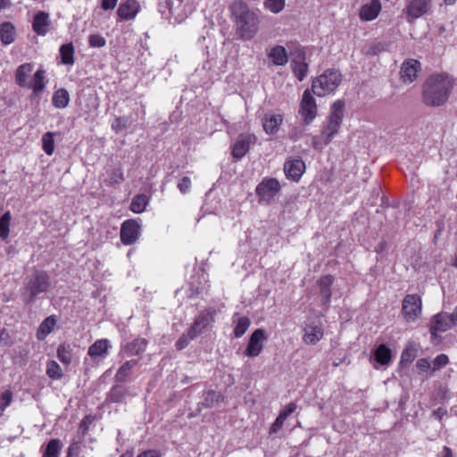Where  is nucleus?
<instances>
[{
    "label": "nucleus",
    "instance_id": "f257e3e1",
    "mask_svg": "<svg viewBox=\"0 0 457 457\" xmlns=\"http://www.w3.org/2000/svg\"><path fill=\"white\" fill-rule=\"evenodd\" d=\"M230 17L236 34L243 40H251L259 29V16L243 0H234L229 5Z\"/></svg>",
    "mask_w": 457,
    "mask_h": 457
},
{
    "label": "nucleus",
    "instance_id": "f03ea898",
    "mask_svg": "<svg viewBox=\"0 0 457 457\" xmlns=\"http://www.w3.org/2000/svg\"><path fill=\"white\" fill-rule=\"evenodd\" d=\"M453 87V80L445 74L429 76L423 84V102L428 106H441L446 103Z\"/></svg>",
    "mask_w": 457,
    "mask_h": 457
},
{
    "label": "nucleus",
    "instance_id": "7ed1b4c3",
    "mask_svg": "<svg viewBox=\"0 0 457 457\" xmlns=\"http://www.w3.org/2000/svg\"><path fill=\"white\" fill-rule=\"evenodd\" d=\"M51 287L49 275L41 270H35L23 282L21 296L26 304H32L37 296L48 291Z\"/></svg>",
    "mask_w": 457,
    "mask_h": 457
},
{
    "label": "nucleus",
    "instance_id": "20e7f679",
    "mask_svg": "<svg viewBox=\"0 0 457 457\" xmlns=\"http://www.w3.org/2000/svg\"><path fill=\"white\" fill-rule=\"evenodd\" d=\"M345 103L337 100L330 108L326 124L321 129V136L325 145H328L338 133L344 117Z\"/></svg>",
    "mask_w": 457,
    "mask_h": 457
},
{
    "label": "nucleus",
    "instance_id": "39448f33",
    "mask_svg": "<svg viewBox=\"0 0 457 457\" xmlns=\"http://www.w3.org/2000/svg\"><path fill=\"white\" fill-rule=\"evenodd\" d=\"M342 81L339 71L328 69L313 79L311 90L317 96H325L334 92Z\"/></svg>",
    "mask_w": 457,
    "mask_h": 457
},
{
    "label": "nucleus",
    "instance_id": "423d86ee",
    "mask_svg": "<svg viewBox=\"0 0 457 457\" xmlns=\"http://www.w3.org/2000/svg\"><path fill=\"white\" fill-rule=\"evenodd\" d=\"M281 186L277 179L264 178L255 188L258 203L261 204H270L279 194Z\"/></svg>",
    "mask_w": 457,
    "mask_h": 457
},
{
    "label": "nucleus",
    "instance_id": "0eeeda50",
    "mask_svg": "<svg viewBox=\"0 0 457 457\" xmlns=\"http://www.w3.org/2000/svg\"><path fill=\"white\" fill-rule=\"evenodd\" d=\"M432 9L431 0H410L403 10L408 22H413L415 20L430 12Z\"/></svg>",
    "mask_w": 457,
    "mask_h": 457
},
{
    "label": "nucleus",
    "instance_id": "6e6552de",
    "mask_svg": "<svg viewBox=\"0 0 457 457\" xmlns=\"http://www.w3.org/2000/svg\"><path fill=\"white\" fill-rule=\"evenodd\" d=\"M421 298L416 295H407L402 304V312L407 321H415L421 313Z\"/></svg>",
    "mask_w": 457,
    "mask_h": 457
},
{
    "label": "nucleus",
    "instance_id": "1a4fd4ad",
    "mask_svg": "<svg viewBox=\"0 0 457 457\" xmlns=\"http://www.w3.org/2000/svg\"><path fill=\"white\" fill-rule=\"evenodd\" d=\"M312 93L310 88L304 90L299 109L306 125L312 123L317 115V104Z\"/></svg>",
    "mask_w": 457,
    "mask_h": 457
},
{
    "label": "nucleus",
    "instance_id": "9d476101",
    "mask_svg": "<svg viewBox=\"0 0 457 457\" xmlns=\"http://www.w3.org/2000/svg\"><path fill=\"white\" fill-rule=\"evenodd\" d=\"M140 226L135 220H125L120 228V240L124 245L134 244L139 236Z\"/></svg>",
    "mask_w": 457,
    "mask_h": 457
},
{
    "label": "nucleus",
    "instance_id": "9b49d317",
    "mask_svg": "<svg viewBox=\"0 0 457 457\" xmlns=\"http://www.w3.org/2000/svg\"><path fill=\"white\" fill-rule=\"evenodd\" d=\"M453 325L450 314L447 312H440L434 315L430 320V332L433 337H436L437 333L445 332Z\"/></svg>",
    "mask_w": 457,
    "mask_h": 457
},
{
    "label": "nucleus",
    "instance_id": "f8f14e48",
    "mask_svg": "<svg viewBox=\"0 0 457 457\" xmlns=\"http://www.w3.org/2000/svg\"><path fill=\"white\" fill-rule=\"evenodd\" d=\"M140 11V4L137 0H122L120 4L117 15L121 21H131Z\"/></svg>",
    "mask_w": 457,
    "mask_h": 457
},
{
    "label": "nucleus",
    "instance_id": "ddd939ff",
    "mask_svg": "<svg viewBox=\"0 0 457 457\" xmlns=\"http://www.w3.org/2000/svg\"><path fill=\"white\" fill-rule=\"evenodd\" d=\"M305 170V163L301 159L287 160L284 164L286 177L293 181H298Z\"/></svg>",
    "mask_w": 457,
    "mask_h": 457
},
{
    "label": "nucleus",
    "instance_id": "4468645a",
    "mask_svg": "<svg viewBox=\"0 0 457 457\" xmlns=\"http://www.w3.org/2000/svg\"><path fill=\"white\" fill-rule=\"evenodd\" d=\"M420 70V62L414 59H409L402 64L401 79L404 83H411L417 78V73Z\"/></svg>",
    "mask_w": 457,
    "mask_h": 457
},
{
    "label": "nucleus",
    "instance_id": "2eb2a0df",
    "mask_svg": "<svg viewBox=\"0 0 457 457\" xmlns=\"http://www.w3.org/2000/svg\"><path fill=\"white\" fill-rule=\"evenodd\" d=\"M255 137L251 135L242 134L238 137L232 147V155L239 160L249 151L250 145L254 141Z\"/></svg>",
    "mask_w": 457,
    "mask_h": 457
},
{
    "label": "nucleus",
    "instance_id": "dca6fc26",
    "mask_svg": "<svg viewBox=\"0 0 457 457\" xmlns=\"http://www.w3.org/2000/svg\"><path fill=\"white\" fill-rule=\"evenodd\" d=\"M381 11L379 0H370L363 4L360 10L359 16L361 21H370L375 20Z\"/></svg>",
    "mask_w": 457,
    "mask_h": 457
},
{
    "label": "nucleus",
    "instance_id": "f3484780",
    "mask_svg": "<svg viewBox=\"0 0 457 457\" xmlns=\"http://www.w3.org/2000/svg\"><path fill=\"white\" fill-rule=\"evenodd\" d=\"M50 25L49 14L46 12L39 11L34 16L32 28L38 35H46Z\"/></svg>",
    "mask_w": 457,
    "mask_h": 457
},
{
    "label": "nucleus",
    "instance_id": "a211bd4d",
    "mask_svg": "<svg viewBox=\"0 0 457 457\" xmlns=\"http://www.w3.org/2000/svg\"><path fill=\"white\" fill-rule=\"evenodd\" d=\"M45 71L44 70H37L32 79L27 83V86L25 87L30 88L33 91V95L35 96H38L40 93H42L46 87V77H45Z\"/></svg>",
    "mask_w": 457,
    "mask_h": 457
},
{
    "label": "nucleus",
    "instance_id": "6ab92c4d",
    "mask_svg": "<svg viewBox=\"0 0 457 457\" xmlns=\"http://www.w3.org/2000/svg\"><path fill=\"white\" fill-rule=\"evenodd\" d=\"M391 360V350L387 348L386 345H378V346L374 350L373 356L371 357V361H374L380 366L388 365Z\"/></svg>",
    "mask_w": 457,
    "mask_h": 457
},
{
    "label": "nucleus",
    "instance_id": "aec40b11",
    "mask_svg": "<svg viewBox=\"0 0 457 457\" xmlns=\"http://www.w3.org/2000/svg\"><path fill=\"white\" fill-rule=\"evenodd\" d=\"M323 334L320 324H309L304 328L303 340L305 343H315L322 338Z\"/></svg>",
    "mask_w": 457,
    "mask_h": 457
},
{
    "label": "nucleus",
    "instance_id": "412c9836",
    "mask_svg": "<svg viewBox=\"0 0 457 457\" xmlns=\"http://www.w3.org/2000/svg\"><path fill=\"white\" fill-rule=\"evenodd\" d=\"M210 318L207 313L200 314L191 326L187 332V337L189 340H194L198 334L209 324Z\"/></svg>",
    "mask_w": 457,
    "mask_h": 457
},
{
    "label": "nucleus",
    "instance_id": "4be33fe9",
    "mask_svg": "<svg viewBox=\"0 0 457 457\" xmlns=\"http://www.w3.org/2000/svg\"><path fill=\"white\" fill-rule=\"evenodd\" d=\"M267 55L272 60V63L277 66L285 65L288 61L287 50L282 46H276L270 48Z\"/></svg>",
    "mask_w": 457,
    "mask_h": 457
},
{
    "label": "nucleus",
    "instance_id": "5701e85b",
    "mask_svg": "<svg viewBox=\"0 0 457 457\" xmlns=\"http://www.w3.org/2000/svg\"><path fill=\"white\" fill-rule=\"evenodd\" d=\"M283 119L279 114H267L262 120V126L266 133L272 135L278 131Z\"/></svg>",
    "mask_w": 457,
    "mask_h": 457
},
{
    "label": "nucleus",
    "instance_id": "b1692460",
    "mask_svg": "<svg viewBox=\"0 0 457 457\" xmlns=\"http://www.w3.org/2000/svg\"><path fill=\"white\" fill-rule=\"evenodd\" d=\"M390 43L386 41H376L362 48V53L367 56H375L380 53L388 51Z\"/></svg>",
    "mask_w": 457,
    "mask_h": 457
},
{
    "label": "nucleus",
    "instance_id": "393cba45",
    "mask_svg": "<svg viewBox=\"0 0 457 457\" xmlns=\"http://www.w3.org/2000/svg\"><path fill=\"white\" fill-rule=\"evenodd\" d=\"M62 448V443L60 439L53 438L46 445L41 448L42 457H59L61 450Z\"/></svg>",
    "mask_w": 457,
    "mask_h": 457
},
{
    "label": "nucleus",
    "instance_id": "a878e982",
    "mask_svg": "<svg viewBox=\"0 0 457 457\" xmlns=\"http://www.w3.org/2000/svg\"><path fill=\"white\" fill-rule=\"evenodd\" d=\"M0 40L3 45H10L15 40V28L11 22H4L0 27Z\"/></svg>",
    "mask_w": 457,
    "mask_h": 457
},
{
    "label": "nucleus",
    "instance_id": "bb28decb",
    "mask_svg": "<svg viewBox=\"0 0 457 457\" xmlns=\"http://www.w3.org/2000/svg\"><path fill=\"white\" fill-rule=\"evenodd\" d=\"M33 71V64L31 63H23L20 65L15 72V80L16 83L21 87H25L27 86V79L28 76Z\"/></svg>",
    "mask_w": 457,
    "mask_h": 457
},
{
    "label": "nucleus",
    "instance_id": "cd10ccee",
    "mask_svg": "<svg viewBox=\"0 0 457 457\" xmlns=\"http://www.w3.org/2000/svg\"><path fill=\"white\" fill-rule=\"evenodd\" d=\"M56 325V320L53 316L47 317L39 326L37 337L38 340H44L46 337L54 329Z\"/></svg>",
    "mask_w": 457,
    "mask_h": 457
},
{
    "label": "nucleus",
    "instance_id": "c85d7f7f",
    "mask_svg": "<svg viewBox=\"0 0 457 457\" xmlns=\"http://www.w3.org/2000/svg\"><path fill=\"white\" fill-rule=\"evenodd\" d=\"M70 102L69 93L64 88H60L53 96V104L56 108H65Z\"/></svg>",
    "mask_w": 457,
    "mask_h": 457
},
{
    "label": "nucleus",
    "instance_id": "c756f323",
    "mask_svg": "<svg viewBox=\"0 0 457 457\" xmlns=\"http://www.w3.org/2000/svg\"><path fill=\"white\" fill-rule=\"evenodd\" d=\"M62 62L66 65L74 63V47L71 43L64 44L60 47Z\"/></svg>",
    "mask_w": 457,
    "mask_h": 457
},
{
    "label": "nucleus",
    "instance_id": "7c9ffc66",
    "mask_svg": "<svg viewBox=\"0 0 457 457\" xmlns=\"http://www.w3.org/2000/svg\"><path fill=\"white\" fill-rule=\"evenodd\" d=\"M147 204V197L145 195H137L132 198L130 210L135 213H141Z\"/></svg>",
    "mask_w": 457,
    "mask_h": 457
},
{
    "label": "nucleus",
    "instance_id": "2f4dec72",
    "mask_svg": "<svg viewBox=\"0 0 457 457\" xmlns=\"http://www.w3.org/2000/svg\"><path fill=\"white\" fill-rule=\"evenodd\" d=\"M224 399L220 392L209 390L204 394V405L206 407H213Z\"/></svg>",
    "mask_w": 457,
    "mask_h": 457
},
{
    "label": "nucleus",
    "instance_id": "473e14b6",
    "mask_svg": "<svg viewBox=\"0 0 457 457\" xmlns=\"http://www.w3.org/2000/svg\"><path fill=\"white\" fill-rule=\"evenodd\" d=\"M137 364L136 361H126L117 371L115 378L118 381L124 382L131 373L132 368Z\"/></svg>",
    "mask_w": 457,
    "mask_h": 457
},
{
    "label": "nucleus",
    "instance_id": "72a5a7b5",
    "mask_svg": "<svg viewBox=\"0 0 457 457\" xmlns=\"http://www.w3.org/2000/svg\"><path fill=\"white\" fill-rule=\"evenodd\" d=\"M299 62H293V72L300 81L303 80L308 71V64L304 62V57Z\"/></svg>",
    "mask_w": 457,
    "mask_h": 457
},
{
    "label": "nucleus",
    "instance_id": "f704fd0d",
    "mask_svg": "<svg viewBox=\"0 0 457 457\" xmlns=\"http://www.w3.org/2000/svg\"><path fill=\"white\" fill-rule=\"evenodd\" d=\"M11 212L7 211L0 218V238L6 239L10 233Z\"/></svg>",
    "mask_w": 457,
    "mask_h": 457
},
{
    "label": "nucleus",
    "instance_id": "c9c22d12",
    "mask_svg": "<svg viewBox=\"0 0 457 457\" xmlns=\"http://www.w3.org/2000/svg\"><path fill=\"white\" fill-rule=\"evenodd\" d=\"M54 133L46 132L42 137V148L48 155H52L54 151Z\"/></svg>",
    "mask_w": 457,
    "mask_h": 457
},
{
    "label": "nucleus",
    "instance_id": "e433bc0d",
    "mask_svg": "<svg viewBox=\"0 0 457 457\" xmlns=\"http://www.w3.org/2000/svg\"><path fill=\"white\" fill-rule=\"evenodd\" d=\"M46 374L52 379H60L62 377V370L54 361H50L46 365Z\"/></svg>",
    "mask_w": 457,
    "mask_h": 457
},
{
    "label": "nucleus",
    "instance_id": "4c0bfd02",
    "mask_svg": "<svg viewBox=\"0 0 457 457\" xmlns=\"http://www.w3.org/2000/svg\"><path fill=\"white\" fill-rule=\"evenodd\" d=\"M250 326V320L245 317H239L237 321V325L234 328V335L236 337L243 336Z\"/></svg>",
    "mask_w": 457,
    "mask_h": 457
},
{
    "label": "nucleus",
    "instance_id": "58836bf2",
    "mask_svg": "<svg viewBox=\"0 0 457 457\" xmlns=\"http://www.w3.org/2000/svg\"><path fill=\"white\" fill-rule=\"evenodd\" d=\"M107 345H91L88 349V354L95 360L103 358L107 354Z\"/></svg>",
    "mask_w": 457,
    "mask_h": 457
},
{
    "label": "nucleus",
    "instance_id": "ea45409f",
    "mask_svg": "<svg viewBox=\"0 0 457 457\" xmlns=\"http://www.w3.org/2000/svg\"><path fill=\"white\" fill-rule=\"evenodd\" d=\"M125 394L126 390L123 386H115L111 389L108 399L112 403H120L122 401Z\"/></svg>",
    "mask_w": 457,
    "mask_h": 457
},
{
    "label": "nucleus",
    "instance_id": "a19ab883",
    "mask_svg": "<svg viewBox=\"0 0 457 457\" xmlns=\"http://www.w3.org/2000/svg\"><path fill=\"white\" fill-rule=\"evenodd\" d=\"M130 125L129 118L122 116L117 117L112 123V129L116 132L120 133L124 129H128Z\"/></svg>",
    "mask_w": 457,
    "mask_h": 457
},
{
    "label": "nucleus",
    "instance_id": "79ce46f5",
    "mask_svg": "<svg viewBox=\"0 0 457 457\" xmlns=\"http://www.w3.org/2000/svg\"><path fill=\"white\" fill-rule=\"evenodd\" d=\"M264 6L271 12L278 13L285 7V0H265Z\"/></svg>",
    "mask_w": 457,
    "mask_h": 457
},
{
    "label": "nucleus",
    "instance_id": "37998d69",
    "mask_svg": "<svg viewBox=\"0 0 457 457\" xmlns=\"http://www.w3.org/2000/svg\"><path fill=\"white\" fill-rule=\"evenodd\" d=\"M69 347L70 345H67V346L65 345H61L57 349V356L64 364H69L71 361V353Z\"/></svg>",
    "mask_w": 457,
    "mask_h": 457
},
{
    "label": "nucleus",
    "instance_id": "c03bdc74",
    "mask_svg": "<svg viewBox=\"0 0 457 457\" xmlns=\"http://www.w3.org/2000/svg\"><path fill=\"white\" fill-rule=\"evenodd\" d=\"M124 174L121 168L113 169L109 177V185H120L124 181Z\"/></svg>",
    "mask_w": 457,
    "mask_h": 457
},
{
    "label": "nucleus",
    "instance_id": "a18cd8bd",
    "mask_svg": "<svg viewBox=\"0 0 457 457\" xmlns=\"http://www.w3.org/2000/svg\"><path fill=\"white\" fill-rule=\"evenodd\" d=\"M88 44L91 47H103L106 44V40L99 34H93L89 36Z\"/></svg>",
    "mask_w": 457,
    "mask_h": 457
},
{
    "label": "nucleus",
    "instance_id": "49530a36",
    "mask_svg": "<svg viewBox=\"0 0 457 457\" xmlns=\"http://www.w3.org/2000/svg\"><path fill=\"white\" fill-rule=\"evenodd\" d=\"M80 441H72L67 449V457H79L81 450Z\"/></svg>",
    "mask_w": 457,
    "mask_h": 457
},
{
    "label": "nucleus",
    "instance_id": "de8ad7c7",
    "mask_svg": "<svg viewBox=\"0 0 457 457\" xmlns=\"http://www.w3.org/2000/svg\"><path fill=\"white\" fill-rule=\"evenodd\" d=\"M12 401V393L10 390H6L0 396V410L3 411L10 405Z\"/></svg>",
    "mask_w": 457,
    "mask_h": 457
},
{
    "label": "nucleus",
    "instance_id": "09e8293b",
    "mask_svg": "<svg viewBox=\"0 0 457 457\" xmlns=\"http://www.w3.org/2000/svg\"><path fill=\"white\" fill-rule=\"evenodd\" d=\"M448 363V357L445 354H440L433 361V370H439Z\"/></svg>",
    "mask_w": 457,
    "mask_h": 457
},
{
    "label": "nucleus",
    "instance_id": "8fccbe9b",
    "mask_svg": "<svg viewBox=\"0 0 457 457\" xmlns=\"http://www.w3.org/2000/svg\"><path fill=\"white\" fill-rule=\"evenodd\" d=\"M296 408L297 405L295 403H289L280 411L278 415L287 420V417L296 410Z\"/></svg>",
    "mask_w": 457,
    "mask_h": 457
},
{
    "label": "nucleus",
    "instance_id": "3c124183",
    "mask_svg": "<svg viewBox=\"0 0 457 457\" xmlns=\"http://www.w3.org/2000/svg\"><path fill=\"white\" fill-rule=\"evenodd\" d=\"M262 345H247L244 353L247 356H257L262 351Z\"/></svg>",
    "mask_w": 457,
    "mask_h": 457
},
{
    "label": "nucleus",
    "instance_id": "603ef678",
    "mask_svg": "<svg viewBox=\"0 0 457 457\" xmlns=\"http://www.w3.org/2000/svg\"><path fill=\"white\" fill-rule=\"evenodd\" d=\"M265 332L262 328L256 329L251 336L248 343H260L261 341L266 340Z\"/></svg>",
    "mask_w": 457,
    "mask_h": 457
},
{
    "label": "nucleus",
    "instance_id": "864d4df0",
    "mask_svg": "<svg viewBox=\"0 0 457 457\" xmlns=\"http://www.w3.org/2000/svg\"><path fill=\"white\" fill-rule=\"evenodd\" d=\"M178 187L182 194H186L191 187V179L188 177H183L178 183Z\"/></svg>",
    "mask_w": 457,
    "mask_h": 457
},
{
    "label": "nucleus",
    "instance_id": "5fc2aeb1",
    "mask_svg": "<svg viewBox=\"0 0 457 457\" xmlns=\"http://www.w3.org/2000/svg\"><path fill=\"white\" fill-rule=\"evenodd\" d=\"M333 283V277L331 275L323 276L319 280L320 288H330V286Z\"/></svg>",
    "mask_w": 457,
    "mask_h": 457
},
{
    "label": "nucleus",
    "instance_id": "6e6d98bb",
    "mask_svg": "<svg viewBox=\"0 0 457 457\" xmlns=\"http://www.w3.org/2000/svg\"><path fill=\"white\" fill-rule=\"evenodd\" d=\"M137 457H162V453L159 450L148 449L138 453Z\"/></svg>",
    "mask_w": 457,
    "mask_h": 457
},
{
    "label": "nucleus",
    "instance_id": "4d7b16f0",
    "mask_svg": "<svg viewBox=\"0 0 457 457\" xmlns=\"http://www.w3.org/2000/svg\"><path fill=\"white\" fill-rule=\"evenodd\" d=\"M320 301L322 304H328L330 301L331 291L330 288H320Z\"/></svg>",
    "mask_w": 457,
    "mask_h": 457
},
{
    "label": "nucleus",
    "instance_id": "13d9d810",
    "mask_svg": "<svg viewBox=\"0 0 457 457\" xmlns=\"http://www.w3.org/2000/svg\"><path fill=\"white\" fill-rule=\"evenodd\" d=\"M416 367L422 372H427L431 365L430 362L427 359H420L416 363Z\"/></svg>",
    "mask_w": 457,
    "mask_h": 457
},
{
    "label": "nucleus",
    "instance_id": "bf43d9fd",
    "mask_svg": "<svg viewBox=\"0 0 457 457\" xmlns=\"http://www.w3.org/2000/svg\"><path fill=\"white\" fill-rule=\"evenodd\" d=\"M118 0H102L101 6L104 10H112L117 4Z\"/></svg>",
    "mask_w": 457,
    "mask_h": 457
},
{
    "label": "nucleus",
    "instance_id": "052dcab7",
    "mask_svg": "<svg viewBox=\"0 0 457 457\" xmlns=\"http://www.w3.org/2000/svg\"><path fill=\"white\" fill-rule=\"evenodd\" d=\"M415 358V354L407 349L402 354V362H411Z\"/></svg>",
    "mask_w": 457,
    "mask_h": 457
},
{
    "label": "nucleus",
    "instance_id": "680f3d73",
    "mask_svg": "<svg viewBox=\"0 0 457 457\" xmlns=\"http://www.w3.org/2000/svg\"><path fill=\"white\" fill-rule=\"evenodd\" d=\"M438 457H453V452L450 447L444 446L443 451L440 454L437 455Z\"/></svg>",
    "mask_w": 457,
    "mask_h": 457
},
{
    "label": "nucleus",
    "instance_id": "e2e57ef3",
    "mask_svg": "<svg viewBox=\"0 0 457 457\" xmlns=\"http://www.w3.org/2000/svg\"><path fill=\"white\" fill-rule=\"evenodd\" d=\"M89 422H90V421H89V418H88L87 416V417H85V418L81 420V422H80V426H79V427H80V428H81V429H83V434H85V433L87 432V425H88V423H89Z\"/></svg>",
    "mask_w": 457,
    "mask_h": 457
},
{
    "label": "nucleus",
    "instance_id": "0e129e2a",
    "mask_svg": "<svg viewBox=\"0 0 457 457\" xmlns=\"http://www.w3.org/2000/svg\"><path fill=\"white\" fill-rule=\"evenodd\" d=\"M282 428L278 425H277L276 423H272V425L270 426V430H269V434L270 435H273V434H276L278 433V430H280Z\"/></svg>",
    "mask_w": 457,
    "mask_h": 457
},
{
    "label": "nucleus",
    "instance_id": "69168bd1",
    "mask_svg": "<svg viewBox=\"0 0 457 457\" xmlns=\"http://www.w3.org/2000/svg\"><path fill=\"white\" fill-rule=\"evenodd\" d=\"M12 5L11 0H0V11Z\"/></svg>",
    "mask_w": 457,
    "mask_h": 457
},
{
    "label": "nucleus",
    "instance_id": "338daca9",
    "mask_svg": "<svg viewBox=\"0 0 457 457\" xmlns=\"http://www.w3.org/2000/svg\"><path fill=\"white\" fill-rule=\"evenodd\" d=\"M386 241H381V242H379V244H378V246L376 247V251H377L378 253H381V252H383V251L386 249Z\"/></svg>",
    "mask_w": 457,
    "mask_h": 457
},
{
    "label": "nucleus",
    "instance_id": "774afa93",
    "mask_svg": "<svg viewBox=\"0 0 457 457\" xmlns=\"http://www.w3.org/2000/svg\"><path fill=\"white\" fill-rule=\"evenodd\" d=\"M451 320L454 326H457V306L454 308L452 314H450Z\"/></svg>",
    "mask_w": 457,
    "mask_h": 457
}]
</instances>
